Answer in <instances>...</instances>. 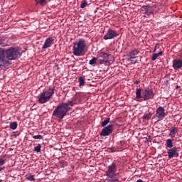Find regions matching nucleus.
Returning a JSON list of instances; mask_svg holds the SVG:
<instances>
[{"label":"nucleus","instance_id":"3","mask_svg":"<svg viewBox=\"0 0 182 182\" xmlns=\"http://www.w3.org/2000/svg\"><path fill=\"white\" fill-rule=\"evenodd\" d=\"M86 48V41L83 38H80L77 41L73 43V53L75 56H83L85 55V48Z\"/></svg>","mask_w":182,"mask_h":182},{"label":"nucleus","instance_id":"29","mask_svg":"<svg viewBox=\"0 0 182 182\" xmlns=\"http://www.w3.org/2000/svg\"><path fill=\"white\" fill-rule=\"evenodd\" d=\"M33 139L35 140H42L43 139V136L42 135H34L33 136Z\"/></svg>","mask_w":182,"mask_h":182},{"label":"nucleus","instance_id":"36","mask_svg":"<svg viewBox=\"0 0 182 182\" xmlns=\"http://www.w3.org/2000/svg\"><path fill=\"white\" fill-rule=\"evenodd\" d=\"M136 182H144V181H143V180L141 179H138Z\"/></svg>","mask_w":182,"mask_h":182},{"label":"nucleus","instance_id":"5","mask_svg":"<svg viewBox=\"0 0 182 182\" xmlns=\"http://www.w3.org/2000/svg\"><path fill=\"white\" fill-rule=\"evenodd\" d=\"M53 95H55V87L43 90V92L39 95L38 103L41 105L48 103Z\"/></svg>","mask_w":182,"mask_h":182},{"label":"nucleus","instance_id":"15","mask_svg":"<svg viewBox=\"0 0 182 182\" xmlns=\"http://www.w3.org/2000/svg\"><path fill=\"white\" fill-rule=\"evenodd\" d=\"M144 9L145 13L147 15H151V14H153V7L150 6H144L143 7Z\"/></svg>","mask_w":182,"mask_h":182},{"label":"nucleus","instance_id":"37","mask_svg":"<svg viewBox=\"0 0 182 182\" xmlns=\"http://www.w3.org/2000/svg\"><path fill=\"white\" fill-rule=\"evenodd\" d=\"M1 46H7V45L4 43H1Z\"/></svg>","mask_w":182,"mask_h":182},{"label":"nucleus","instance_id":"2","mask_svg":"<svg viewBox=\"0 0 182 182\" xmlns=\"http://www.w3.org/2000/svg\"><path fill=\"white\" fill-rule=\"evenodd\" d=\"M106 181L108 182H117L119 181V177H117V165L116 162H112L108 166L105 173Z\"/></svg>","mask_w":182,"mask_h":182},{"label":"nucleus","instance_id":"4","mask_svg":"<svg viewBox=\"0 0 182 182\" xmlns=\"http://www.w3.org/2000/svg\"><path fill=\"white\" fill-rule=\"evenodd\" d=\"M70 110V107H68L67 104H60L58 105L53 112V116L56 117L57 119H60L62 120L66 114H68V112Z\"/></svg>","mask_w":182,"mask_h":182},{"label":"nucleus","instance_id":"8","mask_svg":"<svg viewBox=\"0 0 182 182\" xmlns=\"http://www.w3.org/2000/svg\"><path fill=\"white\" fill-rule=\"evenodd\" d=\"M112 133H113V124H109L107 127H105L100 134L102 137H106L107 136H110Z\"/></svg>","mask_w":182,"mask_h":182},{"label":"nucleus","instance_id":"34","mask_svg":"<svg viewBox=\"0 0 182 182\" xmlns=\"http://www.w3.org/2000/svg\"><path fill=\"white\" fill-rule=\"evenodd\" d=\"M55 68H57V70H59L60 68H59V65L55 64Z\"/></svg>","mask_w":182,"mask_h":182},{"label":"nucleus","instance_id":"28","mask_svg":"<svg viewBox=\"0 0 182 182\" xmlns=\"http://www.w3.org/2000/svg\"><path fill=\"white\" fill-rule=\"evenodd\" d=\"M63 104L67 105L68 107H69V106H75L73 101H68V102H63Z\"/></svg>","mask_w":182,"mask_h":182},{"label":"nucleus","instance_id":"18","mask_svg":"<svg viewBox=\"0 0 182 182\" xmlns=\"http://www.w3.org/2000/svg\"><path fill=\"white\" fill-rule=\"evenodd\" d=\"M141 88H138L136 90V99H141Z\"/></svg>","mask_w":182,"mask_h":182},{"label":"nucleus","instance_id":"22","mask_svg":"<svg viewBox=\"0 0 182 182\" xmlns=\"http://www.w3.org/2000/svg\"><path fill=\"white\" fill-rule=\"evenodd\" d=\"M166 147L168 149H173V140L168 139L166 140Z\"/></svg>","mask_w":182,"mask_h":182},{"label":"nucleus","instance_id":"7","mask_svg":"<svg viewBox=\"0 0 182 182\" xmlns=\"http://www.w3.org/2000/svg\"><path fill=\"white\" fill-rule=\"evenodd\" d=\"M154 96V92H153V90L150 87L145 88L143 94H142V98L144 101L149 100V99H152V97Z\"/></svg>","mask_w":182,"mask_h":182},{"label":"nucleus","instance_id":"23","mask_svg":"<svg viewBox=\"0 0 182 182\" xmlns=\"http://www.w3.org/2000/svg\"><path fill=\"white\" fill-rule=\"evenodd\" d=\"M169 136L172 138L174 139L176 137V127H173L171 129Z\"/></svg>","mask_w":182,"mask_h":182},{"label":"nucleus","instance_id":"1","mask_svg":"<svg viewBox=\"0 0 182 182\" xmlns=\"http://www.w3.org/2000/svg\"><path fill=\"white\" fill-rule=\"evenodd\" d=\"M21 56V52L16 48H10L6 51L4 49H0V72L8 69V66L11 65L9 60L19 59Z\"/></svg>","mask_w":182,"mask_h":182},{"label":"nucleus","instance_id":"11","mask_svg":"<svg viewBox=\"0 0 182 182\" xmlns=\"http://www.w3.org/2000/svg\"><path fill=\"white\" fill-rule=\"evenodd\" d=\"M139 53L140 51H139V49L137 48L130 50L127 54L128 58H129L128 59L129 62H133V59H136V58H137V55H139Z\"/></svg>","mask_w":182,"mask_h":182},{"label":"nucleus","instance_id":"20","mask_svg":"<svg viewBox=\"0 0 182 182\" xmlns=\"http://www.w3.org/2000/svg\"><path fill=\"white\" fill-rule=\"evenodd\" d=\"M35 2L39 5H41V6H45V5H46V0H35Z\"/></svg>","mask_w":182,"mask_h":182},{"label":"nucleus","instance_id":"9","mask_svg":"<svg viewBox=\"0 0 182 182\" xmlns=\"http://www.w3.org/2000/svg\"><path fill=\"white\" fill-rule=\"evenodd\" d=\"M167 154L168 159H174V157H178V148L174 146L167 150Z\"/></svg>","mask_w":182,"mask_h":182},{"label":"nucleus","instance_id":"26","mask_svg":"<svg viewBox=\"0 0 182 182\" xmlns=\"http://www.w3.org/2000/svg\"><path fill=\"white\" fill-rule=\"evenodd\" d=\"M78 80H79V82H80V86L82 87V86H84L85 85V78L83 77H80L78 78Z\"/></svg>","mask_w":182,"mask_h":182},{"label":"nucleus","instance_id":"27","mask_svg":"<svg viewBox=\"0 0 182 182\" xmlns=\"http://www.w3.org/2000/svg\"><path fill=\"white\" fill-rule=\"evenodd\" d=\"M41 149H42V146L41 144H38L36 146L34 147V151H36V153H41Z\"/></svg>","mask_w":182,"mask_h":182},{"label":"nucleus","instance_id":"16","mask_svg":"<svg viewBox=\"0 0 182 182\" xmlns=\"http://www.w3.org/2000/svg\"><path fill=\"white\" fill-rule=\"evenodd\" d=\"M96 62H97V63H99L98 54L97 55V58L93 57L92 59L90 60L89 64L91 65V66H93V65H96Z\"/></svg>","mask_w":182,"mask_h":182},{"label":"nucleus","instance_id":"12","mask_svg":"<svg viewBox=\"0 0 182 182\" xmlns=\"http://www.w3.org/2000/svg\"><path fill=\"white\" fill-rule=\"evenodd\" d=\"M156 114H157V117H158L159 120H163V119H164V116H166L164 107H159L156 109Z\"/></svg>","mask_w":182,"mask_h":182},{"label":"nucleus","instance_id":"6","mask_svg":"<svg viewBox=\"0 0 182 182\" xmlns=\"http://www.w3.org/2000/svg\"><path fill=\"white\" fill-rule=\"evenodd\" d=\"M112 55L101 52L98 54V65H105V66H110V60Z\"/></svg>","mask_w":182,"mask_h":182},{"label":"nucleus","instance_id":"17","mask_svg":"<svg viewBox=\"0 0 182 182\" xmlns=\"http://www.w3.org/2000/svg\"><path fill=\"white\" fill-rule=\"evenodd\" d=\"M26 180H28V181H35V175H31V173H26L25 176Z\"/></svg>","mask_w":182,"mask_h":182},{"label":"nucleus","instance_id":"39","mask_svg":"<svg viewBox=\"0 0 182 182\" xmlns=\"http://www.w3.org/2000/svg\"><path fill=\"white\" fill-rule=\"evenodd\" d=\"M178 87H178V86H176V89H178Z\"/></svg>","mask_w":182,"mask_h":182},{"label":"nucleus","instance_id":"35","mask_svg":"<svg viewBox=\"0 0 182 182\" xmlns=\"http://www.w3.org/2000/svg\"><path fill=\"white\" fill-rule=\"evenodd\" d=\"M139 83H140V81L139 80H136L134 82V85H139Z\"/></svg>","mask_w":182,"mask_h":182},{"label":"nucleus","instance_id":"14","mask_svg":"<svg viewBox=\"0 0 182 182\" xmlns=\"http://www.w3.org/2000/svg\"><path fill=\"white\" fill-rule=\"evenodd\" d=\"M52 42H53V38H52V37H48L43 46V49H48V48H50Z\"/></svg>","mask_w":182,"mask_h":182},{"label":"nucleus","instance_id":"31","mask_svg":"<svg viewBox=\"0 0 182 182\" xmlns=\"http://www.w3.org/2000/svg\"><path fill=\"white\" fill-rule=\"evenodd\" d=\"M158 57H159V55L157 53H154L151 58V60H156V59H157Z\"/></svg>","mask_w":182,"mask_h":182},{"label":"nucleus","instance_id":"41","mask_svg":"<svg viewBox=\"0 0 182 182\" xmlns=\"http://www.w3.org/2000/svg\"><path fill=\"white\" fill-rule=\"evenodd\" d=\"M149 139H150V136H149Z\"/></svg>","mask_w":182,"mask_h":182},{"label":"nucleus","instance_id":"40","mask_svg":"<svg viewBox=\"0 0 182 182\" xmlns=\"http://www.w3.org/2000/svg\"><path fill=\"white\" fill-rule=\"evenodd\" d=\"M0 182H2V180H1V179H0Z\"/></svg>","mask_w":182,"mask_h":182},{"label":"nucleus","instance_id":"33","mask_svg":"<svg viewBox=\"0 0 182 182\" xmlns=\"http://www.w3.org/2000/svg\"><path fill=\"white\" fill-rule=\"evenodd\" d=\"M156 54H158V56H161V55H163V51H160L159 53H158Z\"/></svg>","mask_w":182,"mask_h":182},{"label":"nucleus","instance_id":"25","mask_svg":"<svg viewBox=\"0 0 182 182\" xmlns=\"http://www.w3.org/2000/svg\"><path fill=\"white\" fill-rule=\"evenodd\" d=\"M109 122H110V118H106L105 120H104L102 123H101V126L102 127H105V126H107V124H109Z\"/></svg>","mask_w":182,"mask_h":182},{"label":"nucleus","instance_id":"38","mask_svg":"<svg viewBox=\"0 0 182 182\" xmlns=\"http://www.w3.org/2000/svg\"><path fill=\"white\" fill-rule=\"evenodd\" d=\"M157 48V46H155L154 51L153 52H156V48Z\"/></svg>","mask_w":182,"mask_h":182},{"label":"nucleus","instance_id":"13","mask_svg":"<svg viewBox=\"0 0 182 182\" xmlns=\"http://www.w3.org/2000/svg\"><path fill=\"white\" fill-rule=\"evenodd\" d=\"M172 67L175 70H178L182 68V59H175L173 60Z\"/></svg>","mask_w":182,"mask_h":182},{"label":"nucleus","instance_id":"10","mask_svg":"<svg viewBox=\"0 0 182 182\" xmlns=\"http://www.w3.org/2000/svg\"><path fill=\"white\" fill-rule=\"evenodd\" d=\"M117 36H119L117 32L114 30L109 29L106 35L103 36V39H105V41H109V39H114Z\"/></svg>","mask_w":182,"mask_h":182},{"label":"nucleus","instance_id":"21","mask_svg":"<svg viewBox=\"0 0 182 182\" xmlns=\"http://www.w3.org/2000/svg\"><path fill=\"white\" fill-rule=\"evenodd\" d=\"M143 120H150L151 119V112L144 114L142 117Z\"/></svg>","mask_w":182,"mask_h":182},{"label":"nucleus","instance_id":"19","mask_svg":"<svg viewBox=\"0 0 182 182\" xmlns=\"http://www.w3.org/2000/svg\"><path fill=\"white\" fill-rule=\"evenodd\" d=\"M17 128H18V122H13L10 123V129H11V130H16Z\"/></svg>","mask_w":182,"mask_h":182},{"label":"nucleus","instance_id":"24","mask_svg":"<svg viewBox=\"0 0 182 182\" xmlns=\"http://www.w3.org/2000/svg\"><path fill=\"white\" fill-rule=\"evenodd\" d=\"M4 164H5L4 159L0 158V171H2V170H4V168H5V166H4Z\"/></svg>","mask_w":182,"mask_h":182},{"label":"nucleus","instance_id":"32","mask_svg":"<svg viewBox=\"0 0 182 182\" xmlns=\"http://www.w3.org/2000/svg\"><path fill=\"white\" fill-rule=\"evenodd\" d=\"M60 164H61V167H66L68 166V162H66V161H61Z\"/></svg>","mask_w":182,"mask_h":182},{"label":"nucleus","instance_id":"30","mask_svg":"<svg viewBox=\"0 0 182 182\" xmlns=\"http://www.w3.org/2000/svg\"><path fill=\"white\" fill-rule=\"evenodd\" d=\"M86 6H87V1H84L83 2H82L80 5V8L83 9V8H86Z\"/></svg>","mask_w":182,"mask_h":182}]
</instances>
